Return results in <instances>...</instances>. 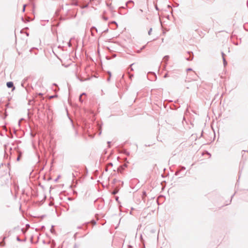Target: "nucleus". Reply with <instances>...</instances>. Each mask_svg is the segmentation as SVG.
<instances>
[{
    "mask_svg": "<svg viewBox=\"0 0 248 248\" xmlns=\"http://www.w3.org/2000/svg\"><path fill=\"white\" fill-rule=\"evenodd\" d=\"M7 85V86L8 87V88H12V87H14V89H15V87H14V84L11 81H10V82H8L6 84Z\"/></svg>",
    "mask_w": 248,
    "mask_h": 248,
    "instance_id": "1",
    "label": "nucleus"
},
{
    "mask_svg": "<svg viewBox=\"0 0 248 248\" xmlns=\"http://www.w3.org/2000/svg\"><path fill=\"white\" fill-rule=\"evenodd\" d=\"M244 156H245V159H246L247 157L248 156V152L245 151H243L242 152V157H243Z\"/></svg>",
    "mask_w": 248,
    "mask_h": 248,
    "instance_id": "2",
    "label": "nucleus"
},
{
    "mask_svg": "<svg viewBox=\"0 0 248 248\" xmlns=\"http://www.w3.org/2000/svg\"><path fill=\"white\" fill-rule=\"evenodd\" d=\"M152 29L151 28L148 31V34L151 35L152 34Z\"/></svg>",
    "mask_w": 248,
    "mask_h": 248,
    "instance_id": "3",
    "label": "nucleus"
},
{
    "mask_svg": "<svg viewBox=\"0 0 248 248\" xmlns=\"http://www.w3.org/2000/svg\"><path fill=\"white\" fill-rule=\"evenodd\" d=\"M2 243H3V242H1V243H0V246H3L4 245H2Z\"/></svg>",
    "mask_w": 248,
    "mask_h": 248,
    "instance_id": "4",
    "label": "nucleus"
},
{
    "mask_svg": "<svg viewBox=\"0 0 248 248\" xmlns=\"http://www.w3.org/2000/svg\"><path fill=\"white\" fill-rule=\"evenodd\" d=\"M132 65H133V64H131V65H130V68H131V70H133V69H132Z\"/></svg>",
    "mask_w": 248,
    "mask_h": 248,
    "instance_id": "5",
    "label": "nucleus"
},
{
    "mask_svg": "<svg viewBox=\"0 0 248 248\" xmlns=\"http://www.w3.org/2000/svg\"><path fill=\"white\" fill-rule=\"evenodd\" d=\"M115 193H116V191H114V192H113V194H115Z\"/></svg>",
    "mask_w": 248,
    "mask_h": 248,
    "instance_id": "6",
    "label": "nucleus"
},
{
    "mask_svg": "<svg viewBox=\"0 0 248 248\" xmlns=\"http://www.w3.org/2000/svg\"><path fill=\"white\" fill-rule=\"evenodd\" d=\"M39 95H42V93H39Z\"/></svg>",
    "mask_w": 248,
    "mask_h": 248,
    "instance_id": "7",
    "label": "nucleus"
}]
</instances>
